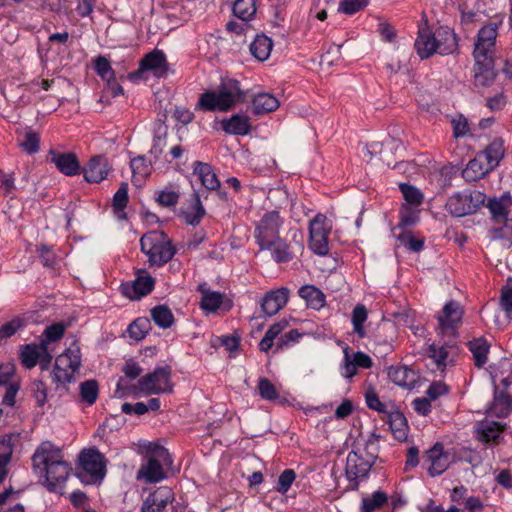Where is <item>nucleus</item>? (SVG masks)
<instances>
[{
    "label": "nucleus",
    "mask_w": 512,
    "mask_h": 512,
    "mask_svg": "<svg viewBox=\"0 0 512 512\" xmlns=\"http://www.w3.org/2000/svg\"><path fill=\"white\" fill-rule=\"evenodd\" d=\"M388 377L394 384L403 388L413 389L416 385L415 373L405 366L390 367Z\"/></svg>",
    "instance_id": "c85d7f7f"
},
{
    "label": "nucleus",
    "mask_w": 512,
    "mask_h": 512,
    "mask_svg": "<svg viewBox=\"0 0 512 512\" xmlns=\"http://www.w3.org/2000/svg\"><path fill=\"white\" fill-rule=\"evenodd\" d=\"M233 14L243 21L251 20L256 14L255 0H236L233 5Z\"/></svg>",
    "instance_id": "37998d69"
},
{
    "label": "nucleus",
    "mask_w": 512,
    "mask_h": 512,
    "mask_svg": "<svg viewBox=\"0 0 512 512\" xmlns=\"http://www.w3.org/2000/svg\"><path fill=\"white\" fill-rule=\"evenodd\" d=\"M128 184L122 182L113 196V208L117 211H123L128 203Z\"/></svg>",
    "instance_id": "13d9d810"
},
{
    "label": "nucleus",
    "mask_w": 512,
    "mask_h": 512,
    "mask_svg": "<svg viewBox=\"0 0 512 512\" xmlns=\"http://www.w3.org/2000/svg\"><path fill=\"white\" fill-rule=\"evenodd\" d=\"M94 69L98 76L102 78V80L111 81L114 78L115 72L111 67L109 60L104 56H98L94 60Z\"/></svg>",
    "instance_id": "864d4df0"
},
{
    "label": "nucleus",
    "mask_w": 512,
    "mask_h": 512,
    "mask_svg": "<svg viewBox=\"0 0 512 512\" xmlns=\"http://www.w3.org/2000/svg\"><path fill=\"white\" fill-rule=\"evenodd\" d=\"M368 5V0H343L339 5V11L352 15Z\"/></svg>",
    "instance_id": "680f3d73"
},
{
    "label": "nucleus",
    "mask_w": 512,
    "mask_h": 512,
    "mask_svg": "<svg viewBox=\"0 0 512 512\" xmlns=\"http://www.w3.org/2000/svg\"><path fill=\"white\" fill-rule=\"evenodd\" d=\"M453 134L455 138L464 137L469 133L468 120L460 115L452 120Z\"/></svg>",
    "instance_id": "774afa93"
},
{
    "label": "nucleus",
    "mask_w": 512,
    "mask_h": 512,
    "mask_svg": "<svg viewBox=\"0 0 512 512\" xmlns=\"http://www.w3.org/2000/svg\"><path fill=\"white\" fill-rule=\"evenodd\" d=\"M399 188L407 202L406 205L418 207L422 204L423 194L419 189L406 183L400 184Z\"/></svg>",
    "instance_id": "3c124183"
},
{
    "label": "nucleus",
    "mask_w": 512,
    "mask_h": 512,
    "mask_svg": "<svg viewBox=\"0 0 512 512\" xmlns=\"http://www.w3.org/2000/svg\"><path fill=\"white\" fill-rule=\"evenodd\" d=\"M388 501V496L385 492L378 490L373 492L370 496L362 498L360 505V512H377Z\"/></svg>",
    "instance_id": "4c0bfd02"
},
{
    "label": "nucleus",
    "mask_w": 512,
    "mask_h": 512,
    "mask_svg": "<svg viewBox=\"0 0 512 512\" xmlns=\"http://www.w3.org/2000/svg\"><path fill=\"white\" fill-rule=\"evenodd\" d=\"M486 195L478 190H464L451 195L446 203L447 211L455 217L475 213L484 203Z\"/></svg>",
    "instance_id": "6e6552de"
},
{
    "label": "nucleus",
    "mask_w": 512,
    "mask_h": 512,
    "mask_svg": "<svg viewBox=\"0 0 512 512\" xmlns=\"http://www.w3.org/2000/svg\"><path fill=\"white\" fill-rule=\"evenodd\" d=\"M141 251L148 257L150 266L161 267L176 254L170 238L161 231H151L140 239Z\"/></svg>",
    "instance_id": "39448f33"
},
{
    "label": "nucleus",
    "mask_w": 512,
    "mask_h": 512,
    "mask_svg": "<svg viewBox=\"0 0 512 512\" xmlns=\"http://www.w3.org/2000/svg\"><path fill=\"white\" fill-rule=\"evenodd\" d=\"M273 42L264 34L257 35L250 44L251 54L259 61H265L272 51Z\"/></svg>",
    "instance_id": "c9c22d12"
},
{
    "label": "nucleus",
    "mask_w": 512,
    "mask_h": 512,
    "mask_svg": "<svg viewBox=\"0 0 512 512\" xmlns=\"http://www.w3.org/2000/svg\"><path fill=\"white\" fill-rule=\"evenodd\" d=\"M65 325L57 322L45 328L41 335L40 343L48 347L49 343L60 340L65 333Z\"/></svg>",
    "instance_id": "09e8293b"
},
{
    "label": "nucleus",
    "mask_w": 512,
    "mask_h": 512,
    "mask_svg": "<svg viewBox=\"0 0 512 512\" xmlns=\"http://www.w3.org/2000/svg\"><path fill=\"white\" fill-rule=\"evenodd\" d=\"M172 463L173 459L168 450L160 448L141 464L137 472V479L144 480L146 483H158L167 478L165 469L169 468Z\"/></svg>",
    "instance_id": "0eeeda50"
},
{
    "label": "nucleus",
    "mask_w": 512,
    "mask_h": 512,
    "mask_svg": "<svg viewBox=\"0 0 512 512\" xmlns=\"http://www.w3.org/2000/svg\"><path fill=\"white\" fill-rule=\"evenodd\" d=\"M13 453L10 438L3 437L0 440V484L4 481L8 474V464L11 461Z\"/></svg>",
    "instance_id": "79ce46f5"
},
{
    "label": "nucleus",
    "mask_w": 512,
    "mask_h": 512,
    "mask_svg": "<svg viewBox=\"0 0 512 512\" xmlns=\"http://www.w3.org/2000/svg\"><path fill=\"white\" fill-rule=\"evenodd\" d=\"M81 365L79 348H69L58 355L52 371V379L57 384H67L73 381L74 374Z\"/></svg>",
    "instance_id": "9d476101"
},
{
    "label": "nucleus",
    "mask_w": 512,
    "mask_h": 512,
    "mask_svg": "<svg viewBox=\"0 0 512 512\" xmlns=\"http://www.w3.org/2000/svg\"><path fill=\"white\" fill-rule=\"evenodd\" d=\"M150 329V320L146 317H139L128 326L127 333L131 339L140 341L146 337Z\"/></svg>",
    "instance_id": "a19ab883"
},
{
    "label": "nucleus",
    "mask_w": 512,
    "mask_h": 512,
    "mask_svg": "<svg viewBox=\"0 0 512 512\" xmlns=\"http://www.w3.org/2000/svg\"><path fill=\"white\" fill-rule=\"evenodd\" d=\"M455 461V454L451 450H445L441 443H436L423 456V465L432 477L444 473Z\"/></svg>",
    "instance_id": "f8f14e48"
},
{
    "label": "nucleus",
    "mask_w": 512,
    "mask_h": 512,
    "mask_svg": "<svg viewBox=\"0 0 512 512\" xmlns=\"http://www.w3.org/2000/svg\"><path fill=\"white\" fill-rule=\"evenodd\" d=\"M109 171L110 166L104 156L92 157L82 170L85 180L90 183L103 181L108 176Z\"/></svg>",
    "instance_id": "b1692460"
},
{
    "label": "nucleus",
    "mask_w": 512,
    "mask_h": 512,
    "mask_svg": "<svg viewBox=\"0 0 512 512\" xmlns=\"http://www.w3.org/2000/svg\"><path fill=\"white\" fill-rule=\"evenodd\" d=\"M32 468L49 492L63 494L72 466L59 447L49 441L41 443L32 456Z\"/></svg>",
    "instance_id": "f03ea898"
},
{
    "label": "nucleus",
    "mask_w": 512,
    "mask_h": 512,
    "mask_svg": "<svg viewBox=\"0 0 512 512\" xmlns=\"http://www.w3.org/2000/svg\"><path fill=\"white\" fill-rule=\"evenodd\" d=\"M106 458L96 448L84 449L79 455L78 477L86 484H96L106 475Z\"/></svg>",
    "instance_id": "423d86ee"
},
{
    "label": "nucleus",
    "mask_w": 512,
    "mask_h": 512,
    "mask_svg": "<svg viewBox=\"0 0 512 512\" xmlns=\"http://www.w3.org/2000/svg\"><path fill=\"white\" fill-rule=\"evenodd\" d=\"M20 361L27 369L34 368L39 362L42 369H47L51 363L52 355L44 343H30L21 346Z\"/></svg>",
    "instance_id": "4468645a"
},
{
    "label": "nucleus",
    "mask_w": 512,
    "mask_h": 512,
    "mask_svg": "<svg viewBox=\"0 0 512 512\" xmlns=\"http://www.w3.org/2000/svg\"><path fill=\"white\" fill-rule=\"evenodd\" d=\"M185 222L192 226H197L205 215V209L200 201L198 194H194V203L182 213Z\"/></svg>",
    "instance_id": "49530a36"
},
{
    "label": "nucleus",
    "mask_w": 512,
    "mask_h": 512,
    "mask_svg": "<svg viewBox=\"0 0 512 512\" xmlns=\"http://www.w3.org/2000/svg\"><path fill=\"white\" fill-rule=\"evenodd\" d=\"M279 100L270 93H259L252 100L253 112L257 115L270 113L279 107Z\"/></svg>",
    "instance_id": "f704fd0d"
},
{
    "label": "nucleus",
    "mask_w": 512,
    "mask_h": 512,
    "mask_svg": "<svg viewBox=\"0 0 512 512\" xmlns=\"http://www.w3.org/2000/svg\"><path fill=\"white\" fill-rule=\"evenodd\" d=\"M374 464V456L364 458L358 451H350L346 459L345 474L350 490H358L359 482L368 477Z\"/></svg>",
    "instance_id": "9b49d317"
},
{
    "label": "nucleus",
    "mask_w": 512,
    "mask_h": 512,
    "mask_svg": "<svg viewBox=\"0 0 512 512\" xmlns=\"http://www.w3.org/2000/svg\"><path fill=\"white\" fill-rule=\"evenodd\" d=\"M474 82L477 87H487L491 85L495 79V71L493 69V58L484 59V57H474Z\"/></svg>",
    "instance_id": "393cba45"
},
{
    "label": "nucleus",
    "mask_w": 512,
    "mask_h": 512,
    "mask_svg": "<svg viewBox=\"0 0 512 512\" xmlns=\"http://www.w3.org/2000/svg\"><path fill=\"white\" fill-rule=\"evenodd\" d=\"M500 306L508 319H512V287L506 286L501 290Z\"/></svg>",
    "instance_id": "0e129e2a"
},
{
    "label": "nucleus",
    "mask_w": 512,
    "mask_h": 512,
    "mask_svg": "<svg viewBox=\"0 0 512 512\" xmlns=\"http://www.w3.org/2000/svg\"><path fill=\"white\" fill-rule=\"evenodd\" d=\"M193 173L198 177L201 184L209 189L214 190L219 188L220 181L211 165L203 162H195Z\"/></svg>",
    "instance_id": "2f4dec72"
},
{
    "label": "nucleus",
    "mask_w": 512,
    "mask_h": 512,
    "mask_svg": "<svg viewBox=\"0 0 512 512\" xmlns=\"http://www.w3.org/2000/svg\"><path fill=\"white\" fill-rule=\"evenodd\" d=\"M492 170L491 166L483 159V155L477 154L475 158L467 163L462 171V176L466 181L474 182L483 178Z\"/></svg>",
    "instance_id": "cd10ccee"
},
{
    "label": "nucleus",
    "mask_w": 512,
    "mask_h": 512,
    "mask_svg": "<svg viewBox=\"0 0 512 512\" xmlns=\"http://www.w3.org/2000/svg\"><path fill=\"white\" fill-rule=\"evenodd\" d=\"M415 50L421 59H428L434 54L449 55L456 51L458 44L453 30L440 27L432 32L428 27H420L414 43Z\"/></svg>",
    "instance_id": "7ed1b4c3"
},
{
    "label": "nucleus",
    "mask_w": 512,
    "mask_h": 512,
    "mask_svg": "<svg viewBox=\"0 0 512 512\" xmlns=\"http://www.w3.org/2000/svg\"><path fill=\"white\" fill-rule=\"evenodd\" d=\"M497 23H491L482 27L475 42L474 57H484V59L493 58V48L497 37Z\"/></svg>",
    "instance_id": "f3484780"
},
{
    "label": "nucleus",
    "mask_w": 512,
    "mask_h": 512,
    "mask_svg": "<svg viewBox=\"0 0 512 512\" xmlns=\"http://www.w3.org/2000/svg\"><path fill=\"white\" fill-rule=\"evenodd\" d=\"M285 218L276 210L268 211L255 222L253 237L259 251H268L271 259L277 264L288 263L295 257V249L303 248L302 235L295 230L293 242L288 243L280 236Z\"/></svg>",
    "instance_id": "f257e3e1"
},
{
    "label": "nucleus",
    "mask_w": 512,
    "mask_h": 512,
    "mask_svg": "<svg viewBox=\"0 0 512 512\" xmlns=\"http://www.w3.org/2000/svg\"><path fill=\"white\" fill-rule=\"evenodd\" d=\"M173 499L174 494L169 487H159L144 500L141 512H162Z\"/></svg>",
    "instance_id": "4be33fe9"
},
{
    "label": "nucleus",
    "mask_w": 512,
    "mask_h": 512,
    "mask_svg": "<svg viewBox=\"0 0 512 512\" xmlns=\"http://www.w3.org/2000/svg\"><path fill=\"white\" fill-rule=\"evenodd\" d=\"M295 478H296V474H295L294 470H292V469L284 470L278 478L276 490L279 493L285 494L290 489Z\"/></svg>",
    "instance_id": "052dcab7"
},
{
    "label": "nucleus",
    "mask_w": 512,
    "mask_h": 512,
    "mask_svg": "<svg viewBox=\"0 0 512 512\" xmlns=\"http://www.w3.org/2000/svg\"><path fill=\"white\" fill-rule=\"evenodd\" d=\"M332 230V223L324 214H317L309 222V247L318 255L324 256L329 253V236Z\"/></svg>",
    "instance_id": "1a4fd4ad"
},
{
    "label": "nucleus",
    "mask_w": 512,
    "mask_h": 512,
    "mask_svg": "<svg viewBox=\"0 0 512 512\" xmlns=\"http://www.w3.org/2000/svg\"><path fill=\"white\" fill-rule=\"evenodd\" d=\"M145 72H151L153 76L161 78L167 75L168 62L165 54L158 49L146 54L140 61L139 69L131 73V78L140 77Z\"/></svg>",
    "instance_id": "2eb2a0df"
},
{
    "label": "nucleus",
    "mask_w": 512,
    "mask_h": 512,
    "mask_svg": "<svg viewBox=\"0 0 512 512\" xmlns=\"http://www.w3.org/2000/svg\"><path fill=\"white\" fill-rule=\"evenodd\" d=\"M462 310L455 301L446 303L443 314L438 317L439 326L443 333L454 335L457 325L462 319Z\"/></svg>",
    "instance_id": "5701e85b"
},
{
    "label": "nucleus",
    "mask_w": 512,
    "mask_h": 512,
    "mask_svg": "<svg viewBox=\"0 0 512 512\" xmlns=\"http://www.w3.org/2000/svg\"><path fill=\"white\" fill-rule=\"evenodd\" d=\"M357 366L351 357V354L348 351V348L344 349V357L340 365V373L346 378L350 379L357 373Z\"/></svg>",
    "instance_id": "4d7b16f0"
},
{
    "label": "nucleus",
    "mask_w": 512,
    "mask_h": 512,
    "mask_svg": "<svg viewBox=\"0 0 512 512\" xmlns=\"http://www.w3.org/2000/svg\"><path fill=\"white\" fill-rule=\"evenodd\" d=\"M26 321L24 318L16 316L10 321L0 326V340L8 339L15 335L18 331L24 329Z\"/></svg>",
    "instance_id": "8fccbe9b"
},
{
    "label": "nucleus",
    "mask_w": 512,
    "mask_h": 512,
    "mask_svg": "<svg viewBox=\"0 0 512 512\" xmlns=\"http://www.w3.org/2000/svg\"><path fill=\"white\" fill-rule=\"evenodd\" d=\"M429 357L433 359L438 370L443 371L448 365L453 363L456 354V347L453 345L431 344L428 349Z\"/></svg>",
    "instance_id": "a878e982"
},
{
    "label": "nucleus",
    "mask_w": 512,
    "mask_h": 512,
    "mask_svg": "<svg viewBox=\"0 0 512 512\" xmlns=\"http://www.w3.org/2000/svg\"><path fill=\"white\" fill-rule=\"evenodd\" d=\"M130 167L134 181H141L150 173V165L144 157H136L131 160Z\"/></svg>",
    "instance_id": "603ef678"
},
{
    "label": "nucleus",
    "mask_w": 512,
    "mask_h": 512,
    "mask_svg": "<svg viewBox=\"0 0 512 512\" xmlns=\"http://www.w3.org/2000/svg\"><path fill=\"white\" fill-rule=\"evenodd\" d=\"M245 99L240 82L235 79H224L217 91L203 93L198 106L207 111H227L236 103Z\"/></svg>",
    "instance_id": "20e7f679"
},
{
    "label": "nucleus",
    "mask_w": 512,
    "mask_h": 512,
    "mask_svg": "<svg viewBox=\"0 0 512 512\" xmlns=\"http://www.w3.org/2000/svg\"><path fill=\"white\" fill-rule=\"evenodd\" d=\"M154 285L155 279L147 271L140 270L132 283L122 286V292L132 300L140 299L148 295L153 290Z\"/></svg>",
    "instance_id": "a211bd4d"
},
{
    "label": "nucleus",
    "mask_w": 512,
    "mask_h": 512,
    "mask_svg": "<svg viewBox=\"0 0 512 512\" xmlns=\"http://www.w3.org/2000/svg\"><path fill=\"white\" fill-rule=\"evenodd\" d=\"M489 237L493 241H501L505 247L512 245V219L494 221L489 230Z\"/></svg>",
    "instance_id": "7c9ffc66"
},
{
    "label": "nucleus",
    "mask_w": 512,
    "mask_h": 512,
    "mask_svg": "<svg viewBox=\"0 0 512 512\" xmlns=\"http://www.w3.org/2000/svg\"><path fill=\"white\" fill-rule=\"evenodd\" d=\"M289 289L281 287L267 292L262 298L260 305L266 316L277 314L288 302Z\"/></svg>",
    "instance_id": "412c9836"
},
{
    "label": "nucleus",
    "mask_w": 512,
    "mask_h": 512,
    "mask_svg": "<svg viewBox=\"0 0 512 512\" xmlns=\"http://www.w3.org/2000/svg\"><path fill=\"white\" fill-rule=\"evenodd\" d=\"M171 370L168 367L156 368L153 372L138 380V389L144 395L168 393L172 391L170 378Z\"/></svg>",
    "instance_id": "ddd939ff"
},
{
    "label": "nucleus",
    "mask_w": 512,
    "mask_h": 512,
    "mask_svg": "<svg viewBox=\"0 0 512 512\" xmlns=\"http://www.w3.org/2000/svg\"><path fill=\"white\" fill-rule=\"evenodd\" d=\"M197 291L202 295L200 308L206 313H215L221 308L230 310L232 307L231 300L226 298L224 293L211 290L205 282L198 285Z\"/></svg>",
    "instance_id": "dca6fc26"
},
{
    "label": "nucleus",
    "mask_w": 512,
    "mask_h": 512,
    "mask_svg": "<svg viewBox=\"0 0 512 512\" xmlns=\"http://www.w3.org/2000/svg\"><path fill=\"white\" fill-rule=\"evenodd\" d=\"M505 424L484 419L475 424V437L485 444H497L505 430Z\"/></svg>",
    "instance_id": "aec40b11"
},
{
    "label": "nucleus",
    "mask_w": 512,
    "mask_h": 512,
    "mask_svg": "<svg viewBox=\"0 0 512 512\" xmlns=\"http://www.w3.org/2000/svg\"><path fill=\"white\" fill-rule=\"evenodd\" d=\"M389 425L394 437L398 440H405L407 438V421L404 415L400 412H394L389 416Z\"/></svg>",
    "instance_id": "a18cd8bd"
},
{
    "label": "nucleus",
    "mask_w": 512,
    "mask_h": 512,
    "mask_svg": "<svg viewBox=\"0 0 512 512\" xmlns=\"http://www.w3.org/2000/svg\"><path fill=\"white\" fill-rule=\"evenodd\" d=\"M489 347L488 342L483 338L474 339L469 342V349L477 367H483L486 364Z\"/></svg>",
    "instance_id": "58836bf2"
},
{
    "label": "nucleus",
    "mask_w": 512,
    "mask_h": 512,
    "mask_svg": "<svg viewBox=\"0 0 512 512\" xmlns=\"http://www.w3.org/2000/svg\"><path fill=\"white\" fill-rule=\"evenodd\" d=\"M398 240L413 252H420L424 248V240L415 238L410 232L399 235Z\"/></svg>",
    "instance_id": "e2e57ef3"
},
{
    "label": "nucleus",
    "mask_w": 512,
    "mask_h": 512,
    "mask_svg": "<svg viewBox=\"0 0 512 512\" xmlns=\"http://www.w3.org/2000/svg\"><path fill=\"white\" fill-rule=\"evenodd\" d=\"M32 392L39 407L44 406L47 401V387L42 380H35L32 383Z\"/></svg>",
    "instance_id": "338daca9"
},
{
    "label": "nucleus",
    "mask_w": 512,
    "mask_h": 512,
    "mask_svg": "<svg viewBox=\"0 0 512 512\" xmlns=\"http://www.w3.org/2000/svg\"><path fill=\"white\" fill-rule=\"evenodd\" d=\"M512 411V396L507 392L495 387L493 401L489 406L488 412L491 416L498 418L507 417Z\"/></svg>",
    "instance_id": "bb28decb"
},
{
    "label": "nucleus",
    "mask_w": 512,
    "mask_h": 512,
    "mask_svg": "<svg viewBox=\"0 0 512 512\" xmlns=\"http://www.w3.org/2000/svg\"><path fill=\"white\" fill-rule=\"evenodd\" d=\"M221 125L222 129L231 135H247L251 129L248 116L241 114H234L228 119H223Z\"/></svg>",
    "instance_id": "c756f323"
},
{
    "label": "nucleus",
    "mask_w": 512,
    "mask_h": 512,
    "mask_svg": "<svg viewBox=\"0 0 512 512\" xmlns=\"http://www.w3.org/2000/svg\"><path fill=\"white\" fill-rule=\"evenodd\" d=\"M479 155H483V159L492 169L496 168L504 157L503 141L499 139L492 141Z\"/></svg>",
    "instance_id": "e433bc0d"
},
{
    "label": "nucleus",
    "mask_w": 512,
    "mask_h": 512,
    "mask_svg": "<svg viewBox=\"0 0 512 512\" xmlns=\"http://www.w3.org/2000/svg\"><path fill=\"white\" fill-rule=\"evenodd\" d=\"M511 205L512 198L509 193L503 194L500 198H491L487 202L493 221L508 219Z\"/></svg>",
    "instance_id": "473e14b6"
},
{
    "label": "nucleus",
    "mask_w": 512,
    "mask_h": 512,
    "mask_svg": "<svg viewBox=\"0 0 512 512\" xmlns=\"http://www.w3.org/2000/svg\"><path fill=\"white\" fill-rule=\"evenodd\" d=\"M298 295L306 301L308 307L315 310H320L326 303L324 293L314 285L302 286Z\"/></svg>",
    "instance_id": "72a5a7b5"
},
{
    "label": "nucleus",
    "mask_w": 512,
    "mask_h": 512,
    "mask_svg": "<svg viewBox=\"0 0 512 512\" xmlns=\"http://www.w3.org/2000/svg\"><path fill=\"white\" fill-rule=\"evenodd\" d=\"M81 402L88 406L93 405L99 393V387L96 380H86L79 385Z\"/></svg>",
    "instance_id": "c03bdc74"
},
{
    "label": "nucleus",
    "mask_w": 512,
    "mask_h": 512,
    "mask_svg": "<svg viewBox=\"0 0 512 512\" xmlns=\"http://www.w3.org/2000/svg\"><path fill=\"white\" fill-rule=\"evenodd\" d=\"M365 402L367 407L372 410L380 413L386 412V405L380 401L374 389H368L365 392Z\"/></svg>",
    "instance_id": "69168bd1"
},
{
    "label": "nucleus",
    "mask_w": 512,
    "mask_h": 512,
    "mask_svg": "<svg viewBox=\"0 0 512 512\" xmlns=\"http://www.w3.org/2000/svg\"><path fill=\"white\" fill-rule=\"evenodd\" d=\"M368 317L367 309L364 305L358 304L352 311L351 322L353 325V331L360 338H364L366 336V331L364 329V323L366 322Z\"/></svg>",
    "instance_id": "de8ad7c7"
},
{
    "label": "nucleus",
    "mask_w": 512,
    "mask_h": 512,
    "mask_svg": "<svg viewBox=\"0 0 512 512\" xmlns=\"http://www.w3.org/2000/svg\"><path fill=\"white\" fill-rule=\"evenodd\" d=\"M258 391L260 396L268 401H274L279 398V393L274 384L267 378H260L258 381Z\"/></svg>",
    "instance_id": "5fc2aeb1"
},
{
    "label": "nucleus",
    "mask_w": 512,
    "mask_h": 512,
    "mask_svg": "<svg viewBox=\"0 0 512 512\" xmlns=\"http://www.w3.org/2000/svg\"><path fill=\"white\" fill-rule=\"evenodd\" d=\"M419 219V210L417 207L409 206V205H402L400 210V226H412L414 225Z\"/></svg>",
    "instance_id": "6e6d98bb"
},
{
    "label": "nucleus",
    "mask_w": 512,
    "mask_h": 512,
    "mask_svg": "<svg viewBox=\"0 0 512 512\" xmlns=\"http://www.w3.org/2000/svg\"><path fill=\"white\" fill-rule=\"evenodd\" d=\"M151 318L154 323L162 328L167 329L174 323V315L171 309L165 305H158L151 310Z\"/></svg>",
    "instance_id": "ea45409f"
},
{
    "label": "nucleus",
    "mask_w": 512,
    "mask_h": 512,
    "mask_svg": "<svg viewBox=\"0 0 512 512\" xmlns=\"http://www.w3.org/2000/svg\"><path fill=\"white\" fill-rule=\"evenodd\" d=\"M40 137L36 132L28 131L24 135V139L20 146L29 154H34L39 150Z\"/></svg>",
    "instance_id": "bf43d9fd"
},
{
    "label": "nucleus",
    "mask_w": 512,
    "mask_h": 512,
    "mask_svg": "<svg viewBox=\"0 0 512 512\" xmlns=\"http://www.w3.org/2000/svg\"><path fill=\"white\" fill-rule=\"evenodd\" d=\"M49 161L55 165L60 173L72 177L81 172V166L76 154L72 152H57L50 150Z\"/></svg>",
    "instance_id": "6ab92c4d"
}]
</instances>
